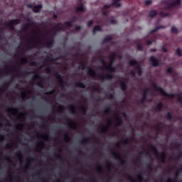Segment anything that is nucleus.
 <instances>
[{"instance_id":"412c9836","label":"nucleus","mask_w":182,"mask_h":182,"mask_svg":"<svg viewBox=\"0 0 182 182\" xmlns=\"http://www.w3.org/2000/svg\"><path fill=\"white\" fill-rule=\"evenodd\" d=\"M148 45H150V43H148Z\"/></svg>"},{"instance_id":"9d476101","label":"nucleus","mask_w":182,"mask_h":182,"mask_svg":"<svg viewBox=\"0 0 182 182\" xmlns=\"http://www.w3.org/2000/svg\"><path fill=\"white\" fill-rule=\"evenodd\" d=\"M181 3V1L178 0V1H176V2H174V3L173 4V6L178 5V4H180Z\"/></svg>"},{"instance_id":"f257e3e1","label":"nucleus","mask_w":182,"mask_h":182,"mask_svg":"<svg viewBox=\"0 0 182 182\" xmlns=\"http://www.w3.org/2000/svg\"><path fill=\"white\" fill-rule=\"evenodd\" d=\"M112 5L114 6H116L117 8H119V6H122V4H120V0H113Z\"/></svg>"},{"instance_id":"dca6fc26","label":"nucleus","mask_w":182,"mask_h":182,"mask_svg":"<svg viewBox=\"0 0 182 182\" xmlns=\"http://www.w3.org/2000/svg\"><path fill=\"white\" fill-rule=\"evenodd\" d=\"M137 48L139 50H141V46L138 45Z\"/></svg>"},{"instance_id":"9b49d317","label":"nucleus","mask_w":182,"mask_h":182,"mask_svg":"<svg viewBox=\"0 0 182 182\" xmlns=\"http://www.w3.org/2000/svg\"><path fill=\"white\" fill-rule=\"evenodd\" d=\"M129 63H130L131 66H134V65H136V60H132V61H130Z\"/></svg>"},{"instance_id":"423d86ee","label":"nucleus","mask_w":182,"mask_h":182,"mask_svg":"<svg viewBox=\"0 0 182 182\" xmlns=\"http://www.w3.org/2000/svg\"><path fill=\"white\" fill-rule=\"evenodd\" d=\"M171 32H172V33H178V30L176 27H172Z\"/></svg>"},{"instance_id":"f03ea898","label":"nucleus","mask_w":182,"mask_h":182,"mask_svg":"<svg viewBox=\"0 0 182 182\" xmlns=\"http://www.w3.org/2000/svg\"><path fill=\"white\" fill-rule=\"evenodd\" d=\"M151 62L154 66H159V61L154 57L151 58Z\"/></svg>"},{"instance_id":"0eeeda50","label":"nucleus","mask_w":182,"mask_h":182,"mask_svg":"<svg viewBox=\"0 0 182 182\" xmlns=\"http://www.w3.org/2000/svg\"><path fill=\"white\" fill-rule=\"evenodd\" d=\"M94 33H95V32H97V31H102V28H100V26H95V28H94Z\"/></svg>"},{"instance_id":"ddd939ff","label":"nucleus","mask_w":182,"mask_h":182,"mask_svg":"<svg viewBox=\"0 0 182 182\" xmlns=\"http://www.w3.org/2000/svg\"><path fill=\"white\" fill-rule=\"evenodd\" d=\"M92 24H93V21H90L88 23L87 26H92Z\"/></svg>"},{"instance_id":"20e7f679","label":"nucleus","mask_w":182,"mask_h":182,"mask_svg":"<svg viewBox=\"0 0 182 182\" xmlns=\"http://www.w3.org/2000/svg\"><path fill=\"white\" fill-rule=\"evenodd\" d=\"M156 15H157V11H151L149 13V16L151 18H153L154 16H156Z\"/></svg>"},{"instance_id":"2eb2a0df","label":"nucleus","mask_w":182,"mask_h":182,"mask_svg":"<svg viewBox=\"0 0 182 182\" xmlns=\"http://www.w3.org/2000/svg\"><path fill=\"white\" fill-rule=\"evenodd\" d=\"M146 5H150V4H151V1L147 0V1H146Z\"/></svg>"},{"instance_id":"f3484780","label":"nucleus","mask_w":182,"mask_h":182,"mask_svg":"<svg viewBox=\"0 0 182 182\" xmlns=\"http://www.w3.org/2000/svg\"><path fill=\"white\" fill-rule=\"evenodd\" d=\"M28 8H32V4L28 5Z\"/></svg>"},{"instance_id":"a211bd4d","label":"nucleus","mask_w":182,"mask_h":182,"mask_svg":"<svg viewBox=\"0 0 182 182\" xmlns=\"http://www.w3.org/2000/svg\"><path fill=\"white\" fill-rule=\"evenodd\" d=\"M164 52H167V50H166L165 48H163Z\"/></svg>"},{"instance_id":"aec40b11","label":"nucleus","mask_w":182,"mask_h":182,"mask_svg":"<svg viewBox=\"0 0 182 182\" xmlns=\"http://www.w3.org/2000/svg\"><path fill=\"white\" fill-rule=\"evenodd\" d=\"M107 8H109L110 6H105Z\"/></svg>"},{"instance_id":"4468645a","label":"nucleus","mask_w":182,"mask_h":182,"mask_svg":"<svg viewBox=\"0 0 182 182\" xmlns=\"http://www.w3.org/2000/svg\"><path fill=\"white\" fill-rule=\"evenodd\" d=\"M167 72H168V73H171L173 72V69H172V68H168V69L167 70Z\"/></svg>"},{"instance_id":"6ab92c4d","label":"nucleus","mask_w":182,"mask_h":182,"mask_svg":"<svg viewBox=\"0 0 182 182\" xmlns=\"http://www.w3.org/2000/svg\"><path fill=\"white\" fill-rule=\"evenodd\" d=\"M53 16H54V18H58V16L56 15H54Z\"/></svg>"},{"instance_id":"6e6552de","label":"nucleus","mask_w":182,"mask_h":182,"mask_svg":"<svg viewBox=\"0 0 182 182\" xmlns=\"http://www.w3.org/2000/svg\"><path fill=\"white\" fill-rule=\"evenodd\" d=\"M181 50L180 48H178V50H176V55H178V56H181Z\"/></svg>"},{"instance_id":"7ed1b4c3","label":"nucleus","mask_w":182,"mask_h":182,"mask_svg":"<svg viewBox=\"0 0 182 182\" xmlns=\"http://www.w3.org/2000/svg\"><path fill=\"white\" fill-rule=\"evenodd\" d=\"M41 9H42V5H37L36 6H34L33 11L34 12H39V11H41Z\"/></svg>"},{"instance_id":"4be33fe9","label":"nucleus","mask_w":182,"mask_h":182,"mask_svg":"<svg viewBox=\"0 0 182 182\" xmlns=\"http://www.w3.org/2000/svg\"><path fill=\"white\" fill-rule=\"evenodd\" d=\"M154 52H156V50H154Z\"/></svg>"},{"instance_id":"1a4fd4ad","label":"nucleus","mask_w":182,"mask_h":182,"mask_svg":"<svg viewBox=\"0 0 182 182\" xmlns=\"http://www.w3.org/2000/svg\"><path fill=\"white\" fill-rule=\"evenodd\" d=\"M159 92L163 95V96H166V92L161 88H159Z\"/></svg>"},{"instance_id":"39448f33","label":"nucleus","mask_w":182,"mask_h":182,"mask_svg":"<svg viewBox=\"0 0 182 182\" xmlns=\"http://www.w3.org/2000/svg\"><path fill=\"white\" fill-rule=\"evenodd\" d=\"M86 9L83 6H80L77 9L78 12H83Z\"/></svg>"},{"instance_id":"f8f14e48","label":"nucleus","mask_w":182,"mask_h":182,"mask_svg":"<svg viewBox=\"0 0 182 182\" xmlns=\"http://www.w3.org/2000/svg\"><path fill=\"white\" fill-rule=\"evenodd\" d=\"M11 23H19V20L11 21Z\"/></svg>"}]
</instances>
